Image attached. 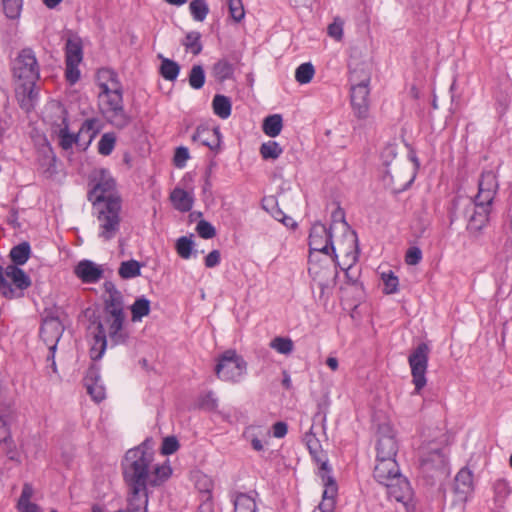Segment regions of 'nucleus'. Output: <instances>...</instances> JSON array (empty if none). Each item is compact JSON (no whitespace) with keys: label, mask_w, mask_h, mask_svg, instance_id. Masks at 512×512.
Instances as JSON below:
<instances>
[{"label":"nucleus","mask_w":512,"mask_h":512,"mask_svg":"<svg viewBox=\"0 0 512 512\" xmlns=\"http://www.w3.org/2000/svg\"><path fill=\"white\" fill-rule=\"evenodd\" d=\"M499 189L494 171H483L478 180V193L474 197L457 196L453 201L452 220L464 219L467 229L480 231L488 222L494 198Z\"/></svg>","instance_id":"nucleus-1"},{"label":"nucleus","mask_w":512,"mask_h":512,"mask_svg":"<svg viewBox=\"0 0 512 512\" xmlns=\"http://www.w3.org/2000/svg\"><path fill=\"white\" fill-rule=\"evenodd\" d=\"M89 318L88 333L93 338L90 356L93 361L102 358L107 348V337L113 345H121L127 341L128 334L124 328L125 314H113L102 312L97 315L95 311L87 309L85 312Z\"/></svg>","instance_id":"nucleus-2"},{"label":"nucleus","mask_w":512,"mask_h":512,"mask_svg":"<svg viewBox=\"0 0 512 512\" xmlns=\"http://www.w3.org/2000/svg\"><path fill=\"white\" fill-rule=\"evenodd\" d=\"M12 79L21 108L30 111L38 96L36 83L40 78V66L35 52L23 48L11 62Z\"/></svg>","instance_id":"nucleus-3"},{"label":"nucleus","mask_w":512,"mask_h":512,"mask_svg":"<svg viewBox=\"0 0 512 512\" xmlns=\"http://www.w3.org/2000/svg\"><path fill=\"white\" fill-rule=\"evenodd\" d=\"M153 462L154 452L147 441L126 452L122 461V472L129 489H147Z\"/></svg>","instance_id":"nucleus-4"},{"label":"nucleus","mask_w":512,"mask_h":512,"mask_svg":"<svg viewBox=\"0 0 512 512\" xmlns=\"http://www.w3.org/2000/svg\"><path fill=\"white\" fill-rule=\"evenodd\" d=\"M419 471L429 485L446 478L449 475L447 448L436 442L422 445L419 450Z\"/></svg>","instance_id":"nucleus-5"},{"label":"nucleus","mask_w":512,"mask_h":512,"mask_svg":"<svg viewBox=\"0 0 512 512\" xmlns=\"http://www.w3.org/2000/svg\"><path fill=\"white\" fill-rule=\"evenodd\" d=\"M98 97L101 112L111 125L123 129L130 124L131 117L124 109L122 86L114 84L109 89L103 84V91L99 92Z\"/></svg>","instance_id":"nucleus-6"},{"label":"nucleus","mask_w":512,"mask_h":512,"mask_svg":"<svg viewBox=\"0 0 512 512\" xmlns=\"http://www.w3.org/2000/svg\"><path fill=\"white\" fill-rule=\"evenodd\" d=\"M99 222L98 236L104 241L113 239L120 229L121 199H109L101 205H93Z\"/></svg>","instance_id":"nucleus-7"},{"label":"nucleus","mask_w":512,"mask_h":512,"mask_svg":"<svg viewBox=\"0 0 512 512\" xmlns=\"http://www.w3.org/2000/svg\"><path fill=\"white\" fill-rule=\"evenodd\" d=\"M31 286L29 276L15 265L0 266V294L7 299L23 296V291Z\"/></svg>","instance_id":"nucleus-8"},{"label":"nucleus","mask_w":512,"mask_h":512,"mask_svg":"<svg viewBox=\"0 0 512 512\" xmlns=\"http://www.w3.org/2000/svg\"><path fill=\"white\" fill-rule=\"evenodd\" d=\"M386 494L390 502L396 504V509L404 512H414L417 501L410 482L402 474L394 478L386 486Z\"/></svg>","instance_id":"nucleus-9"},{"label":"nucleus","mask_w":512,"mask_h":512,"mask_svg":"<svg viewBox=\"0 0 512 512\" xmlns=\"http://www.w3.org/2000/svg\"><path fill=\"white\" fill-rule=\"evenodd\" d=\"M247 363L235 350L225 351L215 367L217 377L222 381L238 382L245 374Z\"/></svg>","instance_id":"nucleus-10"},{"label":"nucleus","mask_w":512,"mask_h":512,"mask_svg":"<svg viewBox=\"0 0 512 512\" xmlns=\"http://www.w3.org/2000/svg\"><path fill=\"white\" fill-rule=\"evenodd\" d=\"M429 347L420 343L410 354L408 362L411 368L412 382L415 385V393L419 394L427 383L426 371L428 366Z\"/></svg>","instance_id":"nucleus-11"},{"label":"nucleus","mask_w":512,"mask_h":512,"mask_svg":"<svg viewBox=\"0 0 512 512\" xmlns=\"http://www.w3.org/2000/svg\"><path fill=\"white\" fill-rule=\"evenodd\" d=\"M310 258L313 252L329 255L336 262L337 254L332 241L331 228H327L324 224L317 222L312 225L309 234Z\"/></svg>","instance_id":"nucleus-12"},{"label":"nucleus","mask_w":512,"mask_h":512,"mask_svg":"<svg viewBox=\"0 0 512 512\" xmlns=\"http://www.w3.org/2000/svg\"><path fill=\"white\" fill-rule=\"evenodd\" d=\"M95 180L97 182L88 195L93 205H101L110 198H120L115 194L116 183L108 170L100 169L97 171Z\"/></svg>","instance_id":"nucleus-13"},{"label":"nucleus","mask_w":512,"mask_h":512,"mask_svg":"<svg viewBox=\"0 0 512 512\" xmlns=\"http://www.w3.org/2000/svg\"><path fill=\"white\" fill-rule=\"evenodd\" d=\"M320 462L318 475L322 480L324 491L322 495V501L319 504L321 512H333L335 507V498L337 495L338 487L335 479L330 474L327 461H322L320 458H316Z\"/></svg>","instance_id":"nucleus-14"},{"label":"nucleus","mask_w":512,"mask_h":512,"mask_svg":"<svg viewBox=\"0 0 512 512\" xmlns=\"http://www.w3.org/2000/svg\"><path fill=\"white\" fill-rule=\"evenodd\" d=\"M376 450V458L395 459L398 452V443L390 425L383 424L379 426Z\"/></svg>","instance_id":"nucleus-15"},{"label":"nucleus","mask_w":512,"mask_h":512,"mask_svg":"<svg viewBox=\"0 0 512 512\" xmlns=\"http://www.w3.org/2000/svg\"><path fill=\"white\" fill-rule=\"evenodd\" d=\"M63 332V325L57 317H46L40 328V336L46 343H52L47 360L54 359L56 343Z\"/></svg>","instance_id":"nucleus-16"},{"label":"nucleus","mask_w":512,"mask_h":512,"mask_svg":"<svg viewBox=\"0 0 512 512\" xmlns=\"http://www.w3.org/2000/svg\"><path fill=\"white\" fill-rule=\"evenodd\" d=\"M369 85L350 86V99L354 115L366 119L369 115Z\"/></svg>","instance_id":"nucleus-17"},{"label":"nucleus","mask_w":512,"mask_h":512,"mask_svg":"<svg viewBox=\"0 0 512 512\" xmlns=\"http://www.w3.org/2000/svg\"><path fill=\"white\" fill-rule=\"evenodd\" d=\"M401 475L396 459L376 458L373 476L375 480L384 486Z\"/></svg>","instance_id":"nucleus-18"},{"label":"nucleus","mask_w":512,"mask_h":512,"mask_svg":"<svg viewBox=\"0 0 512 512\" xmlns=\"http://www.w3.org/2000/svg\"><path fill=\"white\" fill-rule=\"evenodd\" d=\"M84 386L95 402L99 403L105 399V388L101 382L100 368L97 365L93 364L87 369L84 377Z\"/></svg>","instance_id":"nucleus-19"},{"label":"nucleus","mask_w":512,"mask_h":512,"mask_svg":"<svg viewBox=\"0 0 512 512\" xmlns=\"http://www.w3.org/2000/svg\"><path fill=\"white\" fill-rule=\"evenodd\" d=\"M193 142H199L203 146L216 150L220 147L221 134L218 127L209 128L206 126H198L192 136Z\"/></svg>","instance_id":"nucleus-20"},{"label":"nucleus","mask_w":512,"mask_h":512,"mask_svg":"<svg viewBox=\"0 0 512 512\" xmlns=\"http://www.w3.org/2000/svg\"><path fill=\"white\" fill-rule=\"evenodd\" d=\"M75 275L84 283H96L103 276V270L90 260L80 261L75 269Z\"/></svg>","instance_id":"nucleus-21"},{"label":"nucleus","mask_w":512,"mask_h":512,"mask_svg":"<svg viewBox=\"0 0 512 512\" xmlns=\"http://www.w3.org/2000/svg\"><path fill=\"white\" fill-rule=\"evenodd\" d=\"M346 237L350 243L352 250L346 253L347 268H343V270L345 271V277L347 278V281L351 284H356L357 276H353L351 274V271L353 269L354 264L358 261V255H359L358 237H357V234L355 231H349L346 234Z\"/></svg>","instance_id":"nucleus-22"},{"label":"nucleus","mask_w":512,"mask_h":512,"mask_svg":"<svg viewBox=\"0 0 512 512\" xmlns=\"http://www.w3.org/2000/svg\"><path fill=\"white\" fill-rule=\"evenodd\" d=\"M108 297L104 300L103 311L107 313L125 314L123 296L111 283L105 285Z\"/></svg>","instance_id":"nucleus-23"},{"label":"nucleus","mask_w":512,"mask_h":512,"mask_svg":"<svg viewBox=\"0 0 512 512\" xmlns=\"http://www.w3.org/2000/svg\"><path fill=\"white\" fill-rule=\"evenodd\" d=\"M83 59L82 40L79 36L72 34L65 45V63L80 64Z\"/></svg>","instance_id":"nucleus-24"},{"label":"nucleus","mask_w":512,"mask_h":512,"mask_svg":"<svg viewBox=\"0 0 512 512\" xmlns=\"http://www.w3.org/2000/svg\"><path fill=\"white\" fill-rule=\"evenodd\" d=\"M147 489H129L128 505L126 512H147Z\"/></svg>","instance_id":"nucleus-25"},{"label":"nucleus","mask_w":512,"mask_h":512,"mask_svg":"<svg viewBox=\"0 0 512 512\" xmlns=\"http://www.w3.org/2000/svg\"><path fill=\"white\" fill-rule=\"evenodd\" d=\"M99 130V120L96 118L86 119L82 123L77 135L79 136L80 142L82 143L83 141V150L87 149Z\"/></svg>","instance_id":"nucleus-26"},{"label":"nucleus","mask_w":512,"mask_h":512,"mask_svg":"<svg viewBox=\"0 0 512 512\" xmlns=\"http://www.w3.org/2000/svg\"><path fill=\"white\" fill-rule=\"evenodd\" d=\"M371 73L368 66L364 63H358L355 66H349L350 86L370 85Z\"/></svg>","instance_id":"nucleus-27"},{"label":"nucleus","mask_w":512,"mask_h":512,"mask_svg":"<svg viewBox=\"0 0 512 512\" xmlns=\"http://www.w3.org/2000/svg\"><path fill=\"white\" fill-rule=\"evenodd\" d=\"M170 199L175 209H177L180 212H188L193 207V195L181 188H175L171 192Z\"/></svg>","instance_id":"nucleus-28"},{"label":"nucleus","mask_w":512,"mask_h":512,"mask_svg":"<svg viewBox=\"0 0 512 512\" xmlns=\"http://www.w3.org/2000/svg\"><path fill=\"white\" fill-rule=\"evenodd\" d=\"M1 427L4 428V436L0 435V445L6 456L12 461H19V454L16 445L11 437V432L7 429V423L0 420Z\"/></svg>","instance_id":"nucleus-29"},{"label":"nucleus","mask_w":512,"mask_h":512,"mask_svg":"<svg viewBox=\"0 0 512 512\" xmlns=\"http://www.w3.org/2000/svg\"><path fill=\"white\" fill-rule=\"evenodd\" d=\"M63 124L64 126L58 132L59 146L66 151L70 150L74 144L83 148V143L80 142L79 136L69 132L68 123L65 119Z\"/></svg>","instance_id":"nucleus-30"},{"label":"nucleus","mask_w":512,"mask_h":512,"mask_svg":"<svg viewBox=\"0 0 512 512\" xmlns=\"http://www.w3.org/2000/svg\"><path fill=\"white\" fill-rule=\"evenodd\" d=\"M473 475L467 468H462L455 477V490L461 494H468L472 491Z\"/></svg>","instance_id":"nucleus-31"},{"label":"nucleus","mask_w":512,"mask_h":512,"mask_svg":"<svg viewBox=\"0 0 512 512\" xmlns=\"http://www.w3.org/2000/svg\"><path fill=\"white\" fill-rule=\"evenodd\" d=\"M31 254V247L28 242H22L16 246H14L10 251V258L13 262L12 265L20 266L24 265Z\"/></svg>","instance_id":"nucleus-32"},{"label":"nucleus","mask_w":512,"mask_h":512,"mask_svg":"<svg viewBox=\"0 0 512 512\" xmlns=\"http://www.w3.org/2000/svg\"><path fill=\"white\" fill-rule=\"evenodd\" d=\"M212 74L219 82H224L233 76L234 66L228 60L220 59L213 65Z\"/></svg>","instance_id":"nucleus-33"},{"label":"nucleus","mask_w":512,"mask_h":512,"mask_svg":"<svg viewBox=\"0 0 512 512\" xmlns=\"http://www.w3.org/2000/svg\"><path fill=\"white\" fill-rule=\"evenodd\" d=\"M213 112L222 119L231 115V101L227 96L216 94L212 101Z\"/></svg>","instance_id":"nucleus-34"},{"label":"nucleus","mask_w":512,"mask_h":512,"mask_svg":"<svg viewBox=\"0 0 512 512\" xmlns=\"http://www.w3.org/2000/svg\"><path fill=\"white\" fill-rule=\"evenodd\" d=\"M263 131L269 137H276L283 128V119L280 114H273L266 117L263 121Z\"/></svg>","instance_id":"nucleus-35"},{"label":"nucleus","mask_w":512,"mask_h":512,"mask_svg":"<svg viewBox=\"0 0 512 512\" xmlns=\"http://www.w3.org/2000/svg\"><path fill=\"white\" fill-rule=\"evenodd\" d=\"M171 474L172 469L169 465H158L153 463L149 484L152 486L159 485L161 482L167 480Z\"/></svg>","instance_id":"nucleus-36"},{"label":"nucleus","mask_w":512,"mask_h":512,"mask_svg":"<svg viewBox=\"0 0 512 512\" xmlns=\"http://www.w3.org/2000/svg\"><path fill=\"white\" fill-rule=\"evenodd\" d=\"M97 80L100 91H103V84L109 89H111L114 84L116 86H122L116 72L108 68H102L98 71Z\"/></svg>","instance_id":"nucleus-37"},{"label":"nucleus","mask_w":512,"mask_h":512,"mask_svg":"<svg viewBox=\"0 0 512 512\" xmlns=\"http://www.w3.org/2000/svg\"><path fill=\"white\" fill-rule=\"evenodd\" d=\"M182 45L193 55H199L203 49L201 34L198 31L188 32L182 41Z\"/></svg>","instance_id":"nucleus-38"},{"label":"nucleus","mask_w":512,"mask_h":512,"mask_svg":"<svg viewBox=\"0 0 512 512\" xmlns=\"http://www.w3.org/2000/svg\"><path fill=\"white\" fill-rule=\"evenodd\" d=\"M118 274L122 279H131L141 274V265L136 260L124 261L120 264Z\"/></svg>","instance_id":"nucleus-39"},{"label":"nucleus","mask_w":512,"mask_h":512,"mask_svg":"<svg viewBox=\"0 0 512 512\" xmlns=\"http://www.w3.org/2000/svg\"><path fill=\"white\" fill-rule=\"evenodd\" d=\"M180 72V66L177 62L168 58H163L160 66L161 76L168 80L174 81L177 79Z\"/></svg>","instance_id":"nucleus-40"},{"label":"nucleus","mask_w":512,"mask_h":512,"mask_svg":"<svg viewBox=\"0 0 512 512\" xmlns=\"http://www.w3.org/2000/svg\"><path fill=\"white\" fill-rule=\"evenodd\" d=\"M235 512H257L255 500L247 494L239 493L234 500Z\"/></svg>","instance_id":"nucleus-41"},{"label":"nucleus","mask_w":512,"mask_h":512,"mask_svg":"<svg viewBox=\"0 0 512 512\" xmlns=\"http://www.w3.org/2000/svg\"><path fill=\"white\" fill-rule=\"evenodd\" d=\"M132 320L139 321L150 313V301L145 297L135 300L131 306Z\"/></svg>","instance_id":"nucleus-42"},{"label":"nucleus","mask_w":512,"mask_h":512,"mask_svg":"<svg viewBox=\"0 0 512 512\" xmlns=\"http://www.w3.org/2000/svg\"><path fill=\"white\" fill-rule=\"evenodd\" d=\"M189 10L195 21L202 22L209 13V6L205 0H193L190 2Z\"/></svg>","instance_id":"nucleus-43"},{"label":"nucleus","mask_w":512,"mask_h":512,"mask_svg":"<svg viewBox=\"0 0 512 512\" xmlns=\"http://www.w3.org/2000/svg\"><path fill=\"white\" fill-rule=\"evenodd\" d=\"M213 486V480L209 476L203 473H197L195 475V487L207 500L211 498Z\"/></svg>","instance_id":"nucleus-44"},{"label":"nucleus","mask_w":512,"mask_h":512,"mask_svg":"<svg viewBox=\"0 0 512 512\" xmlns=\"http://www.w3.org/2000/svg\"><path fill=\"white\" fill-rule=\"evenodd\" d=\"M189 85L195 89H201L205 84V71L202 65H193L189 77Z\"/></svg>","instance_id":"nucleus-45"},{"label":"nucleus","mask_w":512,"mask_h":512,"mask_svg":"<svg viewBox=\"0 0 512 512\" xmlns=\"http://www.w3.org/2000/svg\"><path fill=\"white\" fill-rule=\"evenodd\" d=\"M283 152L282 147L276 141H268L261 145L260 154L263 159H277Z\"/></svg>","instance_id":"nucleus-46"},{"label":"nucleus","mask_w":512,"mask_h":512,"mask_svg":"<svg viewBox=\"0 0 512 512\" xmlns=\"http://www.w3.org/2000/svg\"><path fill=\"white\" fill-rule=\"evenodd\" d=\"M315 74L314 66L310 62L302 63L295 71V79L300 84L310 83Z\"/></svg>","instance_id":"nucleus-47"},{"label":"nucleus","mask_w":512,"mask_h":512,"mask_svg":"<svg viewBox=\"0 0 512 512\" xmlns=\"http://www.w3.org/2000/svg\"><path fill=\"white\" fill-rule=\"evenodd\" d=\"M493 488L495 494L494 500L499 506H501L510 494L508 482L504 479H498L495 481Z\"/></svg>","instance_id":"nucleus-48"},{"label":"nucleus","mask_w":512,"mask_h":512,"mask_svg":"<svg viewBox=\"0 0 512 512\" xmlns=\"http://www.w3.org/2000/svg\"><path fill=\"white\" fill-rule=\"evenodd\" d=\"M270 347L280 354L288 355L293 351V341L288 337H275L270 342Z\"/></svg>","instance_id":"nucleus-49"},{"label":"nucleus","mask_w":512,"mask_h":512,"mask_svg":"<svg viewBox=\"0 0 512 512\" xmlns=\"http://www.w3.org/2000/svg\"><path fill=\"white\" fill-rule=\"evenodd\" d=\"M194 243L191 238L182 236L176 241V251L183 259H189L192 256Z\"/></svg>","instance_id":"nucleus-50"},{"label":"nucleus","mask_w":512,"mask_h":512,"mask_svg":"<svg viewBox=\"0 0 512 512\" xmlns=\"http://www.w3.org/2000/svg\"><path fill=\"white\" fill-rule=\"evenodd\" d=\"M116 137L113 133H105L98 142V152L103 156H108L114 150Z\"/></svg>","instance_id":"nucleus-51"},{"label":"nucleus","mask_w":512,"mask_h":512,"mask_svg":"<svg viewBox=\"0 0 512 512\" xmlns=\"http://www.w3.org/2000/svg\"><path fill=\"white\" fill-rule=\"evenodd\" d=\"M22 2V0H2L5 15L10 19L18 18L22 10Z\"/></svg>","instance_id":"nucleus-52"},{"label":"nucleus","mask_w":512,"mask_h":512,"mask_svg":"<svg viewBox=\"0 0 512 512\" xmlns=\"http://www.w3.org/2000/svg\"><path fill=\"white\" fill-rule=\"evenodd\" d=\"M228 9L231 18L239 23L245 17V10L242 0H228Z\"/></svg>","instance_id":"nucleus-53"},{"label":"nucleus","mask_w":512,"mask_h":512,"mask_svg":"<svg viewBox=\"0 0 512 512\" xmlns=\"http://www.w3.org/2000/svg\"><path fill=\"white\" fill-rule=\"evenodd\" d=\"M382 280L384 284L385 294H394L398 291L399 280L392 271L389 273H382Z\"/></svg>","instance_id":"nucleus-54"},{"label":"nucleus","mask_w":512,"mask_h":512,"mask_svg":"<svg viewBox=\"0 0 512 512\" xmlns=\"http://www.w3.org/2000/svg\"><path fill=\"white\" fill-rule=\"evenodd\" d=\"M196 231L203 239H211L216 235V229L206 220H200L197 223Z\"/></svg>","instance_id":"nucleus-55"},{"label":"nucleus","mask_w":512,"mask_h":512,"mask_svg":"<svg viewBox=\"0 0 512 512\" xmlns=\"http://www.w3.org/2000/svg\"><path fill=\"white\" fill-rule=\"evenodd\" d=\"M179 449V442L176 437L168 436L163 439L161 453L163 455H171Z\"/></svg>","instance_id":"nucleus-56"},{"label":"nucleus","mask_w":512,"mask_h":512,"mask_svg":"<svg viewBox=\"0 0 512 512\" xmlns=\"http://www.w3.org/2000/svg\"><path fill=\"white\" fill-rule=\"evenodd\" d=\"M328 35L337 41L343 37V21L336 18L327 28Z\"/></svg>","instance_id":"nucleus-57"},{"label":"nucleus","mask_w":512,"mask_h":512,"mask_svg":"<svg viewBox=\"0 0 512 512\" xmlns=\"http://www.w3.org/2000/svg\"><path fill=\"white\" fill-rule=\"evenodd\" d=\"M256 427L255 426H249L245 429L243 436L247 439H250L252 448L256 451H262L263 450V444L260 439L255 435Z\"/></svg>","instance_id":"nucleus-58"},{"label":"nucleus","mask_w":512,"mask_h":512,"mask_svg":"<svg viewBox=\"0 0 512 512\" xmlns=\"http://www.w3.org/2000/svg\"><path fill=\"white\" fill-rule=\"evenodd\" d=\"M422 259V252L420 248L413 246L410 247L405 255V261L408 265H417Z\"/></svg>","instance_id":"nucleus-59"},{"label":"nucleus","mask_w":512,"mask_h":512,"mask_svg":"<svg viewBox=\"0 0 512 512\" xmlns=\"http://www.w3.org/2000/svg\"><path fill=\"white\" fill-rule=\"evenodd\" d=\"M79 64L66 63V79L70 84H75L80 78Z\"/></svg>","instance_id":"nucleus-60"},{"label":"nucleus","mask_w":512,"mask_h":512,"mask_svg":"<svg viewBox=\"0 0 512 512\" xmlns=\"http://www.w3.org/2000/svg\"><path fill=\"white\" fill-rule=\"evenodd\" d=\"M189 158V151L186 147H178L175 151L174 155V164L175 166L182 168L185 166L186 161Z\"/></svg>","instance_id":"nucleus-61"},{"label":"nucleus","mask_w":512,"mask_h":512,"mask_svg":"<svg viewBox=\"0 0 512 512\" xmlns=\"http://www.w3.org/2000/svg\"><path fill=\"white\" fill-rule=\"evenodd\" d=\"M200 405L206 409H215L217 407V399L212 391L202 396Z\"/></svg>","instance_id":"nucleus-62"},{"label":"nucleus","mask_w":512,"mask_h":512,"mask_svg":"<svg viewBox=\"0 0 512 512\" xmlns=\"http://www.w3.org/2000/svg\"><path fill=\"white\" fill-rule=\"evenodd\" d=\"M221 260V254L219 250H212L206 257H205V266L207 268H213L219 265Z\"/></svg>","instance_id":"nucleus-63"},{"label":"nucleus","mask_w":512,"mask_h":512,"mask_svg":"<svg viewBox=\"0 0 512 512\" xmlns=\"http://www.w3.org/2000/svg\"><path fill=\"white\" fill-rule=\"evenodd\" d=\"M287 431H288V426L285 422L280 421V422H276L273 425V435L276 438H283L287 434Z\"/></svg>","instance_id":"nucleus-64"}]
</instances>
